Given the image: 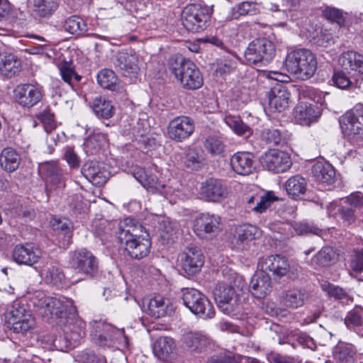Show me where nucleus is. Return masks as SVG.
I'll list each match as a JSON object with an SVG mask.
<instances>
[{
  "mask_svg": "<svg viewBox=\"0 0 363 363\" xmlns=\"http://www.w3.org/2000/svg\"><path fill=\"white\" fill-rule=\"evenodd\" d=\"M32 302L37 312L50 323L60 324L69 311H73V301L65 297H51L39 293Z\"/></svg>",
  "mask_w": 363,
  "mask_h": 363,
  "instance_id": "nucleus-1",
  "label": "nucleus"
},
{
  "mask_svg": "<svg viewBox=\"0 0 363 363\" xmlns=\"http://www.w3.org/2000/svg\"><path fill=\"white\" fill-rule=\"evenodd\" d=\"M315 55L308 49H298L287 53L284 60L286 69L296 79L307 80L317 69Z\"/></svg>",
  "mask_w": 363,
  "mask_h": 363,
  "instance_id": "nucleus-2",
  "label": "nucleus"
},
{
  "mask_svg": "<svg viewBox=\"0 0 363 363\" xmlns=\"http://www.w3.org/2000/svg\"><path fill=\"white\" fill-rule=\"evenodd\" d=\"M345 206H340L337 201L328 203L326 209L329 216L340 213V217L349 224L356 220L363 222V194L352 193L344 201Z\"/></svg>",
  "mask_w": 363,
  "mask_h": 363,
  "instance_id": "nucleus-3",
  "label": "nucleus"
},
{
  "mask_svg": "<svg viewBox=\"0 0 363 363\" xmlns=\"http://www.w3.org/2000/svg\"><path fill=\"white\" fill-rule=\"evenodd\" d=\"M171 72L188 89H197L203 83V77L196 65L190 60L177 59L169 65Z\"/></svg>",
  "mask_w": 363,
  "mask_h": 363,
  "instance_id": "nucleus-4",
  "label": "nucleus"
},
{
  "mask_svg": "<svg viewBox=\"0 0 363 363\" xmlns=\"http://www.w3.org/2000/svg\"><path fill=\"white\" fill-rule=\"evenodd\" d=\"M211 15V11L207 6L188 4L182 13V23L189 31L199 33L207 28Z\"/></svg>",
  "mask_w": 363,
  "mask_h": 363,
  "instance_id": "nucleus-5",
  "label": "nucleus"
},
{
  "mask_svg": "<svg viewBox=\"0 0 363 363\" xmlns=\"http://www.w3.org/2000/svg\"><path fill=\"white\" fill-rule=\"evenodd\" d=\"M241 289L227 283H218L213 290L214 299L223 313L235 315L240 310L239 296Z\"/></svg>",
  "mask_w": 363,
  "mask_h": 363,
  "instance_id": "nucleus-6",
  "label": "nucleus"
},
{
  "mask_svg": "<svg viewBox=\"0 0 363 363\" xmlns=\"http://www.w3.org/2000/svg\"><path fill=\"white\" fill-rule=\"evenodd\" d=\"M274 44L267 38H257L249 43L245 51V59L248 64L266 65L274 57Z\"/></svg>",
  "mask_w": 363,
  "mask_h": 363,
  "instance_id": "nucleus-7",
  "label": "nucleus"
},
{
  "mask_svg": "<svg viewBox=\"0 0 363 363\" xmlns=\"http://www.w3.org/2000/svg\"><path fill=\"white\" fill-rule=\"evenodd\" d=\"M184 304L191 313L203 319L215 316V310L208 298L195 289H186L182 295Z\"/></svg>",
  "mask_w": 363,
  "mask_h": 363,
  "instance_id": "nucleus-8",
  "label": "nucleus"
},
{
  "mask_svg": "<svg viewBox=\"0 0 363 363\" xmlns=\"http://www.w3.org/2000/svg\"><path fill=\"white\" fill-rule=\"evenodd\" d=\"M90 336L94 343L101 347H113L125 342L123 330L103 322L93 325Z\"/></svg>",
  "mask_w": 363,
  "mask_h": 363,
  "instance_id": "nucleus-9",
  "label": "nucleus"
},
{
  "mask_svg": "<svg viewBox=\"0 0 363 363\" xmlns=\"http://www.w3.org/2000/svg\"><path fill=\"white\" fill-rule=\"evenodd\" d=\"M39 174L45 182L48 194L55 193L58 195L65 187V179L61 168L55 161H48L39 164Z\"/></svg>",
  "mask_w": 363,
  "mask_h": 363,
  "instance_id": "nucleus-10",
  "label": "nucleus"
},
{
  "mask_svg": "<svg viewBox=\"0 0 363 363\" xmlns=\"http://www.w3.org/2000/svg\"><path fill=\"white\" fill-rule=\"evenodd\" d=\"M69 264L72 269L91 278L97 274L99 269L97 259L85 248L70 252Z\"/></svg>",
  "mask_w": 363,
  "mask_h": 363,
  "instance_id": "nucleus-11",
  "label": "nucleus"
},
{
  "mask_svg": "<svg viewBox=\"0 0 363 363\" xmlns=\"http://www.w3.org/2000/svg\"><path fill=\"white\" fill-rule=\"evenodd\" d=\"M258 266L265 273L269 272L278 278L284 276L292 277L295 275L294 267L288 259L280 255H272L259 258Z\"/></svg>",
  "mask_w": 363,
  "mask_h": 363,
  "instance_id": "nucleus-12",
  "label": "nucleus"
},
{
  "mask_svg": "<svg viewBox=\"0 0 363 363\" xmlns=\"http://www.w3.org/2000/svg\"><path fill=\"white\" fill-rule=\"evenodd\" d=\"M262 236V230L250 224H242L235 228L231 240L232 248L236 251H249L254 245L253 241Z\"/></svg>",
  "mask_w": 363,
  "mask_h": 363,
  "instance_id": "nucleus-13",
  "label": "nucleus"
},
{
  "mask_svg": "<svg viewBox=\"0 0 363 363\" xmlns=\"http://www.w3.org/2000/svg\"><path fill=\"white\" fill-rule=\"evenodd\" d=\"M63 326V332L65 334V342L75 346L79 343L80 340L85 335V323L80 319L76 313V308L73 307V311H69L65 318L61 320V323L58 324Z\"/></svg>",
  "mask_w": 363,
  "mask_h": 363,
  "instance_id": "nucleus-14",
  "label": "nucleus"
},
{
  "mask_svg": "<svg viewBox=\"0 0 363 363\" xmlns=\"http://www.w3.org/2000/svg\"><path fill=\"white\" fill-rule=\"evenodd\" d=\"M343 134L349 139L363 135V104H358L352 111L346 113L340 121Z\"/></svg>",
  "mask_w": 363,
  "mask_h": 363,
  "instance_id": "nucleus-15",
  "label": "nucleus"
},
{
  "mask_svg": "<svg viewBox=\"0 0 363 363\" xmlns=\"http://www.w3.org/2000/svg\"><path fill=\"white\" fill-rule=\"evenodd\" d=\"M260 163L263 168L276 174L286 172L292 165L288 153L275 149L265 152L260 157Z\"/></svg>",
  "mask_w": 363,
  "mask_h": 363,
  "instance_id": "nucleus-16",
  "label": "nucleus"
},
{
  "mask_svg": "<svg viewBox=\"0 0 363 363\" xmlns=\"http://www.w3.org/2000/svg\"><path fill=\"white\" fill-rule=\"evenodd\" d=\"M194 230L199 237L213 238L221 231V218L214 213H201L195 219Z\"/></svg>",
  "mask_w": 363,
  "mask_h": 363,
  "instance_id": "nucleus-17",
  "label": "nucleus"
},
{
  "mask_svg": "<svg viewBox=\"0 0 363 363\" xmlns=\"http://www.w3.org/2000/svg\"><path fill=\"white\" fill-rule=\"evenodd\" d=\"M194 131V121L190 118L184 116L172 119L167 127L168 138L177 143L188 139Z\"/></svg>",
  "mask_w": 363,
  "mask_h": 363,
  "instance_id": "nucleus-18",
  "label": "nucleus"
},
{
  "mask_svg": "<svg viewBox=\"0 0 363 363\" xmlns=\"http://www.w3.org/2000/svg\"><path fill=\"white\" fill-rule=\"evenodd\" d=\"M118 240L131 258H136V225L133 218H126L119 224Z\"/></svg>",
  "mask_w": 363,
  "mask_h": 363,
  "instance_id": "nucleus-19",
  "label": "nucleus"
},
{
  "mask_svg": "<svg viewBox=\"0 0 363 363\" xmlns=\"http://www.w3.org/2000/svg\"><path fill=\"white\" fill-rule=\"evenodd\" d=\"M16 103L23 108H30L38 104L43 98L41 91L30 84L18 85L14 91Z\"/></svg>",
  "mask_w": 363,
  "mask_h": 363,
  "instance_id": "nucleus-20",
  "label": "nucleus"
},
{
  "mask_svg": "<svg viewBox=\"0 0 363 363\" xmlns=\"http://www.w3.org/2000/svg\"><path fill=\"white\" fill-rule=\"evenodd\" d=\"M41 257L40 249L30 243L16 245L12 252L13 260L19 265L32 267L39 262Z\"/></svg>",
  "mask_w": 363,
  "mask_h": 363,
  "instance_id": "nucleus-21",
  "label": "nucleus"
},
{
  "mask_svg": "<svg viewBox=\"0 0 363 363\" xmlns=\"http://www.w3.org/2000/svg\"><path fill=\"white\" fill-rule=\"evenodd\" d=\"M142 308L156 318L170 315L174 311V306L170 301L161 296L144 298L142 301Z\"/></svg>",
  "mask_w": 363,
  "mask_h": 363,
  "instance_id": "nucleus-22",
  "label": "nucleus"
},
{
  "mask_svg": "<svg viewBox=\"0 0 363 363\" xmlns=\"http://www.w3.org/2000/svg\"><path fill=\"white\" fill-rule=\"evenodd\" d=\"M200 194L206 201L218 202L227 197L228 190L220 180L211 178L201 184Z\"/></svg>",
  "mask_w": 363,
  "mask_h": 363,
  "instance_id": "nucleus-23",
  "label": "nucleus"
},
{
  "mask_svg": "<svg viewBox=\"0 0 363 363\" xmlns=\"http://www.w3.org/2000/svg\"><path fill=\"white\" fill-rule=\"evenodd\" d=\"M83 176L93 185L102 186L110 175L105 167L97 161H88L82 168Z\"/></svg>",
  "mask_w": 363,
  "mask_h": 363,
  "instance_id": "nucleus-24",
  "label": "nucleus"
},
{
  "mask_svg": "<svg viewBox=\"0 0 363 363\" xmlns=\"http://www.w3.org/2000/svg\"><path fill=\"white\" fill-rule=\"evenodd\" d=\"M338 64L344 71L352 75L363 74V55L356 51L342 52L338 58Z\"/></svg>",
  "mask_w": 363,
  "mask_h": 363,
  "instance_id": "nucleus-25",
  "label": "nucleus"
},
{
  "mask_svg": "<svg viewBox=\"0 0 363 363\" xmlns=\"http://www.w3.org/2000/svg\"><path fill=\"white\" fill-rule=\"evenodd\" d=\"M183 269L189 274L199 272L203 264V256L201 250L195 246L186 247L182 257Z\"/></svg>",
  "mask_w": 363,
  "mask_h": 363,
  "instance_id": "nucleus-26",
  "label": "nucleus"
},
{
  "mask_svg": "<svg viewBox=\"0 0 363 363\" xmlns=\"http://www.w3.org/2000/svg\"><path fill=\"white\" fill-rule=\"evenodd\" d=\"M115 67L126 77H135L136 53L133 48L121 52L114 62Z\"/></svg>",
  "mask_w": 363,
  "mask_h": 363,
  "instance_id": "nucleus-27",
  "label": "nucleus"
},
{
  "mask_svg": "<svg viewBox=\"0 0 363 363\" xmlns=\"http://www.w3.org/2000/svg\"><path fill=\"white\" fill-rule=\"evenodd\" d=\"M184 347L192 353H201L210 345L209 337L201 332H187L182 335Z\"/></svg>",
  "mask_w": 363,
  "mask_h": 363,
  "instance_id": "nucleus-28",
  "label": "nucleus"
},
{
  "mask_svg": "<svg viewBox=\"0 0 363 363\" xmlns=\"http://www.w3.org/2000/svg\"><path fill=\"white\" fill-rule=\"evenodd\" d=\"M250 291L257 298H263L272 289V281L269 275L261 270L255 273L250 282Z\"/></svg>",
  "mask_w": 363,
  "mask_h": 363,
  "instance_id": "nucleus-29",
  "label": "nucleus"
},
{
  "mask_svg": "<svg viewBox=\"0 0 363 363\" xmlns=\"http://www.w3.org/2000/svg\"><path fill=\"white\" fill-rule=\"evenodd\" d=\"M274 230L286 236L293 235V232H291L292 230L298 235H315L322 236L323 233L322 229L318 228L313 223H295L293 225L289 223H281V226H279L277 228H274Z\"/></svg>",
  "mask_w": 363,
  "mask_h": 363,
  "instance_id": "nucleus-30",
  "label": "nucleus"
},
{
  "mask_svg": "<svg viewBox=\"0 0 363 363\" xmlns=\"http://www.w3.org/2000/svg\"><path fill=\"white\" fill-rule=\"evenodd\" d=\"M319 116L318 108L308 102L299 101L294 111L296 121L302 125H310Z\"/></svg>",
  "mask_w": 363,
  "mask_h": 363,
  "instance_id": "nucleus-31",
  "label": "nucleus"
},
{
  "mask_svg": "<svg viewBox=\"0 0 363 363\" xmlns=\"http://www.w3.org/2000/svg\"><path fill=\"white\" fill-rule=\"evenodd\" d=\"M254 156L249 152H238L230 158L233 170L240 175H248L254 169Z\"/></svg>",
  "mask_w": 363,
  "mask_h": 363,
  "instance_id": "nucleus-32",
  "label": "nucleus"
},
{
  "mask_svg": "<svg viewBox=\"0 0 363 363\" xmlns=\"http://www.w3.org/2000/svg\"><path fill=\"white\" fill-rule=\"evenodd\" d=\"M357 357L356 347L349 342L340 341L333 349V357L336 363H354Z\"/></svg>",
  "mask_w": 363,
  "mask_h": 363,
  "instance_id": "nucleus-33",
  "label": "nucleus"
},
{
  "mask_svg": "<svg viewBox=\"0 0 363 363\" xmlns=\"http://www.w3.org/2000/svg\"><path fill=\"white\" fill-rule=\"evenodd\" d=\"M290 94L284 86L279 85L271 89L268 94L269 108L277 112L289 106Z\"/></svg>",
  "mask_w": 363,
  "mask_h": 363,
  "instance_id": "nucleus-34",
  "label": "nucleus"
},
{
  "mask_svg": "<svg viewBox=\"0 0 363 363\" xmlns=\"http://www.w3.org/2000/svg\"><path fill=\"white\" fill-rule=\"evenodd\" d=\"M21 70L20 60L13 54L0 55V74L12 78Z\"/></svg>",
  "mask_w": 363,
  "mask_h": 363,
  "instance_id": "nucleus-35",
  "label": "nucleus"
},
{
  "mask_svg": "<svg viewBox=\"0 0 363 363\" xmlns=\"http://www.w3.org/2000/svg\"><path fill=\"white\" fill-rule=\"evenodd\" d=\"M338 260L336 250L330 246L322 247L311 259V264L315 267H328Z\"/></svg>",
  "mask_w": 363,
  "mask_h": 363,
  "instance_id": "nucleus-36",
  "label": "nucleus"
},
{
  "mask_svg": "<svg viewBox=\"0 0 363 363\" xmlns=\"http://www.w3.org/2000/svg\"><path fill=\"white\" fill-rule=\"evenodd\" d=\"M91 107L100 119H109L115 113V108L111 101L102 96H96L91 102Z\"/></svg>",
  "mask_w": 363,
  "mask_h": 363,
  "instance_id": "nucleus-37",
  "label": "nucleus"
},
{
  "mask_svg": "<svg viewBox=\"0 0 363 363\" xmlns=\"http://www.w3.org/2000/svg\"><path fill=\"white\" fill-rule=\"evenodd\" d=\"M176 349L174 340L169 337H160L153 345L154 354L162 360H167L170 357Z\"/></svg>",
  "mask_w": 363,
  "mask_h": 363,
  "instance_id": "nucleus-38",
  "label": "nucleus"
},
{
  "mask_svg": "<svg viewBox=\"0 0 363 363\" xmlns=\"http://www.w3.org/2000/svg\"><path fill=\"white\" fill-rule=\"evenodd\" d=\"M96 79L99 86L105 89L118 92L122 88L119 79L111 69H101L97 74Z\"/></svg>",
  "mask_w": 363,
  "mask_h": 363,
  "instance_id": "nucleus-39",
  "label": "nucleus"
},
{
  "mask_svg": "<svg viewBox=\"0 0 363 363\" xmlns=\"http://www.w3.org/2000/svg\"><path fill=\"white\" fill-rule=\"evenodd\" d=\"M138 182H140L144 189L152 193H167L164 191L165 185L159 182L152 174L147 173L143 169H138Z\"/></svg>",
  "mask_w": 363,
  "mask_h": 363,
  "instance_id": "nucleus-40",
  "label": "nucleus"
},
{
  "mask_svg": "<svg viewBox=\"0 0 363 363\" xmlns=\"http://www.w3.org/2000/svg\"><path fill=\"white\" fill-rule=\"evenodd\" d=\"M313 175L320 182L327 184L334 183L335 172L333 167L328 162H316L312 168Z\"/></svg>",
  "mask_w": 363,
  "mask_h": 363,
  "instance_id": "nucleus-41",
  "label": "nucleus"
},
{
  "mask_svg": "<svg viewBox=\"0 0 363 363\" xmlns=\"http://www.w3.org/2000/svg\"><path fill=\"white\" fill-rule=\"evenodd\" d=\"M150 224L157 228L162 233V237L167 239H171L174 233V228L171 223L169 218L158 215H150L145 218V224Z\"/></svg>",
  "mask_w": 363,
  "mask_h": 363,
  "instance_id": "nucleus-42",
  "label": "nucleus"
},
{
  "mask_svg": "<svg viewBox=\"0 0 363 363\" xmlns=\"http://www.w3.org/2000/svg\"><path fill=\"white\" fill-rule=\"evenodd\" d=\"M284 187L291 197L297 199L306 193L307 182L303 177L295 175L286 181Z\"/></svg>",
  "mask_w": 363,
  "mask_h": 363,
  "instance_id": "nucleus-43",
  "label": "nucleus"
},
{
  "mask_svg": "<svg viewBox=\"0 0 363 363\" xmlns=\"http://www.w3.org/2000/svg\"><path fill=\"white\" fill-rule=\"evenodd\" d=\"M21 158L13 148H4L0 154V166L6 172H14L20 164Z\"/></svg>",
  "mask_w": 363,
  "mask_h": 363,
  "instance_id": "nucleus-44",
  "label": "nucleus"
},
{
  "mask_svg": "<svg viewBox=\"0 0 363 363\" xmlns=\"http://www.w3.org/2000/svg\"><path fill=\"white\" fill-rule=\"evenodd\" d=\"M307 298L308 294L305 290L293 289L286 292L283 303L287 308L295 309L301 307Z\"/></svg>",
  "mask_w": 363,
  "mask_h": 363,
  "instance_id": "nucleus-45",
  "label": "nucleus"
},
{
  "mask_svg": "<svg viewBox=\"0 0 363 363\" xmlns=\"http://www.w3.org/2000/svg\"><path fill=\"white\" fill-rule=\"evenodd\" d=\"M41 276L45 281L52 285H58L64 279L65 275L60 267L52 263H47L41 270Z\"/></svg>",
  "mask_w": 363,
  "mask_h": 363,
  "instance_id": "nucleus-46",
  "label": "nucleus"
},
{
  "mask_svg": "<svg viewBox=\"0 0 363 363\" xmlns=\"http://www.w3.org/2000/svg\"><path fill=\"white\" fill-rule=\"evenodd\" d=\"M206 150L214 157H223L226 152V146L223 140L216 135L209 136L203 143Z\"/></svg>",
  "mask_w": 363,
  "mask_h": 363,
  "instance_id": "nucleus-47",
  "label": "nucleus"
},
{
  "mask_svg": "<svg viewBox=\"0 0 363 363\" xmlns=\"http://www.w3.org/2000/svg\"><path fill=\"white\" fill-rule=\"evenodd\" d=\"M63 26L65 30L76 36L84 35L88 30L85 21L78 16H72L67 18Z\"/></svg>",
  "mask_w": 363,
  "mask_h": 363,
  "instance_id": "nucleus-48",
  "label": "nucleus"
},
{
  "mask_svg": "<svg viewBox=\"0 0 363 363\" xmlns=\"http://www.w3.org/2000/svg\"><path fill=\"white\" fill-rule=\"evenodd\" d=\"M224 121L226 125L238 135L248 138L252 134V128L238 116L228 115L225 117Z\"/></svg>",
  "mask_w": 363,
  "mask_h": 363,
  "instance_id": "nucleus-49",
  "label": "nucleus"
},
{
  "mask_svg": "<svg viewBox=\"0 0 363 363\" xmlns=\"http://www.w3.org/2000/svg\"><path fill=\"white\" fill-rule=\"evenodd\" d=\"M35 13L43 18L50 17L59 7L58 0H33Z\"/></svg>",
  "mask_w": 363,
  "mask_h": 363,
  "instance_id": "nucleus-50",
  "label": "nucleus"
},
{
  "mask_svg": "<svg viewBox=\"0 0 363 363\" xmlns=\"http://www.w3.org/2000/svg\"><path fill=\"white\" fill-rule=\"evenodd\" d=\"M345 323L359 336H363V308L357 306L350 311L345 318Z\"/></svg>",
  "mask_w": 363,
  "mask_h": 363,
  "instance_id": "nucleus-51",
  "label": "nucleus"
},
{
  "mask_svg": "<svg viewBox=\"0 0 363 363\" xmlns=\"http://www.w3.org/2000/svg\"><path fill=\"white\" fill-rule=\"evenodd\" d=\"M150 248L151 240L149 232L143 225H140L138 226V259L149 255Z\"/></svg>",
  "mask_w": 363,
  "mask_h": 363,
  "instance_id": "nucleus-52",
  "label": "nucleus"
},
{
  "mask_svg": "<svg viewBox=\"0 0 363 363\" xmlns=\"http://www.w3.org/2000/svg\"><path fill=\"white\" fill-rule=\"evenodd\" d=\"M185 166L191 169L197 171L204 164V157L201 150L189 147L185 153Z\"/></svg>",
  "mask_w": 363,
  "mask_h": 363,
  "instance_id": "nucleus-53",
  "label": "nucleus"
},
{
  "mask_svg": "<svg viewBox=\"0 0 363 363\" xmlns=\"http://www.w3.org/2000/svg\"><path fill=\"white\" fill-rule=\"evenodd\" d=\"M108 144V136L106 134L94 131L86 140L84 145L86 151L91 154H95Z\"/></svg>",
  "mask_w": 363,
  "mask_h": 363,
  "instance_id": "nucleus-54",
  "label": "nucleus"
},
{
  "mask_svg": "<svg viewBox=\"0 0 363 363\" xmlns=\"http://www.w3.org/2000/svg\"><path fill=\"white\" fill-rule=\"evenodd\" d=\"M40 345L48 350L64 351L68 348L67 342L62 337H57L54 335H43L40 338Z\"/></svg>",
  "mask_w": 363,
  "mask_h": 363,
  "instance_id": "nucleus-55",
  "label": "nucleus"
},
{
  "mask_svg": "<svg viewBox=\"0 0 363 363\" xmlns=\"http://www.w3.org/2000/svg\"><path fill=\"white\" fill-rule=\"evenodd\" d=\"M238 60V57L235 54L220 58L216 69V74L220 76L229 74L236 69Z\"/></svg>",
  "mask_w": 363,
  "mask_h": 363,
  "instance_id": "nucleus-56",
  "label": "nucleus"
},
{
  "mask_svg": "<svg viewBox=\"0 0 363 363\" xmlns=\"http://www.w3.org/2000/svg\"><path fill=\"white\" fill-rule=\"evenodd\" d=\"M51 225L54 230L63 236L65 242L69 245L72 237L70 220L66 218H53L51 220Z\"/></svg>",
  "mask_w": 363,
  "mask_h": 363,
  "instance_id": "nucleus-57",
  "label": "nucleus"
},
{
  "mask_svg": "<svg viewBox=\"0 0 363 363\" xmlns=\"http://www.w3.org/2000/svg\"><path fill=\"white\" fill-rule=\"evenodd\" d=\"M321 287L324 291H325L328 296L333 297L334 298L339 300L342 303H349L352 301L351 298L343 289L335 286L330 283H324L321 285Z\"/></svg>",
  "mask_w": 363,
  "mask_h": 363,
  "instance_id": "nucleus-58",
  "label": "nucleus"
},
{
  "mask_svg": "<svg viewBox=\"0 0 363 363\" xmlns=\"http://www.w3.org/2000/svg\"><path fill=\"white\" fill-rule=\"evenodd\" d=\"M157 135L152 132L148 133H140V139H138V149L143 152H148L158 146L159 141Z\"/></svg>",
  "mask_w": 363,
  "mask_h": 363,
  "instance_id": "nucleus-59",
  "label": "nucleus"
},
{
  "mask_svg": "<svg viewBox=\"0 0 363 363\" xmlns=\"http://www.w3.org/2000/svg\"><path fill=\"white\" fill-rule=\"evenodd\" d=\"M233 11L235 18L246 15L254 16L259 13L260 6L255 2L243 1L237 4Z\"/></svg>",
  "mask_w": 363,
  "mask_h": 363,
  "instance_id": "nucleus-60",
  "label": "nucleus"
},
{
  "mask_svg": "<svg viewBox=\"0 0 363 363\" xmlns=\"http://www.w3.org/2000/svg\"><path fill=\"white\" fill-rule=\"evenodd\" d=\"M278 200V196H277L273 191H269L260 196L256 205L252 207V210L256 213H262L270 207L274 201Z\"/></svg>",
  "mask_w": 363,
  "mask_h": 363,
  "instance_id": "nucleus-61",
  "label": "nucleus"
},
{
  "mask_svg": "<svg viewBox=\"0 0 363 363\" xmlns=\"http://www.w3.org/2000/svg\"><path fill=\"white\" fill-rule=\"evenodd\" d=\"M262 141H264L269 145H277L281 141V132L274 128H264L260 135Z\"/></svg>",
  "mask_w": 363,
  "mask_h": 363,
  "instance_id": "nucleus-62",
  "label": "nucleus"
},
{
  "mask_svg": "<svg viewBox=\"0 0 363 363\" xmlns=\"http://www.w3.org/2000/svg\"><path fill=\"white\" fill-rule=\"evenodd\" d=\"M23 322L16 320L11 323V330L16 333L26 334L33 328L35 319L32 315H26Z\"/></svg>",
  "mask_w": 363,
  "mask_h": 363,
  "instance_id": "nucleus-63",
  "label": "nucleus"
},
{
  "mask_svg": "<svg viewBox=\"0 0 363 363\" xmlns=\"http://www.w3.org/2000/svg\"><path fill=\"white\" fill-rule=\"evenodd\" d=\"M242 357L239 354H226L220 353L208 359L207 363H242Z\"/></svg>",
  "mask_w": 363,
  "mask_h": 363,
  "instance_id": "nucleus-64",
  "label": "nucleus"
}]
</instances>
